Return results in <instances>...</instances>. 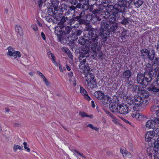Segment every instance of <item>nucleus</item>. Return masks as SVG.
<instances>
[{
  "label": "nucleus",
  "mask_w": 159,
  "mask_h": 159,
  "mask_svg": "<svg viewBox=\"0 0 159 159\" xmlns=\"http://www.w3.org/2000/svg\"><path fill=\"white\" fill-rule=\"evenodd\" d=\"M86 30L88 32L84 34V36L86 38V40L89 41L91 44V49L94 52L97 53V51H99L103 45L102 41L99 37L98 30L92 28L90 25L86 27Z\"/></svg>",
  "instance_id": "obj_1"
},
{
  "label": "nucleus",
  "mask_w": 159,
  "mask_h": 159,
  "mask_svg": "<svg viewBox=\"0 0 159 159\" xmlns=\"http://www.w3.org/2000/svg\"><path fill=\"white\" fill-rule=\"evenodd\" d=\"M126 2L125 0H118V3L114 5H109L108 7V10L110 12H112L109 20L116 22V20L120 18V13L124 14V15L126 13L128 10V7L125 4Z\"/></svg>",
  "instance_id": "obj_2"
},
{
  "label": "nucleus",
  "mask_w": 159,
  "mask_h": 159,
  "mask_svg": "<svg viewBox=\"0 0 159 159\" xmlns=\"http://www.w3.org/2000/svg\"><path fill=\"white\" fill-rule=\"evenodd\" d=\"M112 21L111 20H103L101 22V28L98 31L99 37H101L102 40L106 41L107 38L109 37L110 33L108 30L109 29L111 24H112Z\"/></svg>",
  "instance_id": "obj_3"
},
{
  "label": "nucleus",
  "mask_w": 159,
  "mask_h": 159,
  "mask_svg": "<svg viewBox=\"0 0 159 159\" xmlns=\"http://www.w3.org/2000/svg\"><path fill=\"white\" fill-rule=\"evenodd\" d=\"M152 73H149L144 72V74L139 73L137 76V81L139 84L142 85L143 88H145L149 85L152 80V78L154 77V74Z\"/></svg>",
  "instance_id": "obj_4"
},
{
  "label": "nucleus",
  "mask_w": 159,
  "mask_h": 159,
  "mask_svg": "<svg viewBox=\"0 0 159 159\" xmlns=\"http://www.w3.org/2000/svg\"><path fill=\"white\" fill-rule=\"evenodd\" d=\"M72 30V28L70 26L65 25L62 27H59L57 29L55 27V32L57 36L59 41H61L65 35L68 34Z\"/></svg>",
  "instance_id": "obj_5"
},
{
  "label": "nucleus",
  "mask_w": 159,
  "mask_h": 159,
  "mask_svg": "<svg viewBox=\"0 0 159 159\" xmlns=\"http://www.w3.org/2000/svg\"><path fill=\"white\" fill-rule=\"evenodd\" d=\"M90 51L89 47L86 46V45H84L80 51V56L82 57V58H87L89 57Z\"/></svg>",
  "instance_id": "obj_6"
},
{
  "label": "nucleus",
  "mask_w": 159,
  "mask_h": 159,
  "mask_svg": "<svg viewBox=\"0 0 159 159\" xmlns=\"http://www.w3.org/2000/svg\"><path fill=\"white\" fill-rule=\"evenodd\" d=\"M76 7L84 10H88L89 9V0H80L79 2L77 4Z\"/></svg>",
  "instance_id": "obj_7"
},
{
  "label": "nucleus",
  "mask_w": 159,
  "mask_h": 159,
  "mask_svg": "<svg viewBox=\"0 0 159 159\" xmlns=\"http://www.w3.org/2000/svg\"><path fill=\"white\" fill-rule=\"evenodd\" d=\"M120 105L118 102L116 101L111 102L109 104L110 110L113 113H117Z\"/></svg>",
  "instance_id": "obj_8"
},
{
  "label": "nucleus",
  "mask_w": 159,
  "mask_h": 159,
  "mask_svg": "<svg viewBox=\"0 0 159 159\" xmlns=\"http://www.w3.org/2000/svg\"><path fill=\"white\" fill-rule=\"evenodd\" d=\"M119 110L117 113L125 115L129 112V111H131L130 109L128 107L127 104H120V107H119Z\"/></svg>",
  "instance_id": "obj_9"
},
{
  "label": "nucleus",
  "mask_w": 159,
  "mask_h": 159,
  "mask_svg": "<svg viewBox=\"0 0 159 159\" xmlns=\"http://www.w3.org/2000/svg\"><path fill=\"white\" fill-rule=\"evenodd\" d=\"M133 103L135 107L134 110H136L138 107L142 105L144 102L143 98L139 95L135 96L134 97Z\"/></svg>",
  "instance_id": "obj_10"
},
{
  "label": "nucleus",
  "mask_w": 159,
  "mask_h": 159,
  "mask_svg": "<svg viewBox=\"0 0 159 159\" xmlns=\"http://www.w3.org/2000/svg\"><path fill=\"white\" fill-rule=\"evenodd\" d=\"M112 24H111L108 31L109 32L110 34V33H113V34H116L119 29V26L117 23L112 21Z\"/></svg>",
  "instance_id": "obj_11"
},
{
  "label": "nucleus",
  "mask_w": 159,
  "mask_h": 159,
  "mask_svg": "<svg viewBox=\"0 0 159 159\" xmlns=\"http://www.w3.org/2000/svg\"><path fill=\"white\" fill-rule=\"evenodd\" d=\"M147 90L152 93L155 94L159 92V86L156 83H154L147 88Z\"/></svg>",
  "instance_id": "obj_12"
},
{
  "label": "nucleus",
  "mask_w": 159,
  "mask_h": 159,
  "mask_svg": "<svg viewBox=\"0 0 159 159\" xmlns=\"http://www.w3.org/2000/svg\"><path fill=\"white\" fill-rule=\"evenodd\" d=\"M75 40L74 39V38L67 37L63 38L62 40L59 41L62 43L67 44L70 46H72L74 44V41Z\"/></svg>",
  "instance_id": "obj_13"
},
{
  "label": "nucleus",
  "mask_w": 159,
  "mask_h": 159,
  "mask_svg": "<svg viewBox=\"0 0 159 159\" xmlns=\"http://www.w3.org/2000/svg\"><path fill=\"white\" fill-rule=\"evenodd\" d=\"M153 66H151V64L149 63L146 64L145 66V69H146V71H147L148 72H145V73H147V74L152 72V74H154V76L155 77L157 75V73L156 70H154L155 68H154Z\"/></svg>",
  "instance_id": "obj_14"
},
{
  "label": "nucleus",
  "mask_w": 159,
  "mask_h": 159,
  "mask_svg": "<svg viewBox=\"0 0 159 159\" xmlns=\"http://www.w3.org/2000/svg\"><path fill=\"white\" fill-rule=\"evenodd\" d=\"M153 147H150L148 148L147 150V155L149 156L150 157H152L153 156L154 157V159H156L155 156L158 153L156 150H155Z\"/></svg>",
  "instance_id": "obj_15"
},
{
  "label": "nucleus",
  "mask_w": 159,
  "mask_h": 159,
  "mask_svg": "<svg viewBox=\"0 0 159 159\" xmlns=\"http://www.w3.org/2000/svg\"><path fill=\"white\" fill-rule=\"evenodd\" d=\"M121 75L122 78L123 79L129 81L132 76V72L129 70H126L121 74Z\"/></svg>",
  "instance_id": "obj_16"
},
{
  "label": "nucleus",
  "mask_w": 159,
  "mask_h": 159,
  "mask_svg": "<svg viewBox=\"0 0 159 159\" xmlns=\"http://www.w3.org/2000/svg\"><path fill=\"white\" fill-rule=\"evenodd\" d=\"M155 136L153 131L148 132L145 136V139L146 141L153 142V138Z\"/></svg>",
  "instance_id": "obj_17"
},
{
  "label": "nucleus",
  "mask_w": 159,
  "mask_h": 159,
  "mask_svg": "<svg viewBox=\"0 0 159 159\" xmlns=\"http://www.w3.org/2000/svg\"><path fill=\"white\" fill-rule=\"evenodd\" d=\"M83 32V30H81L75 29L74 31H72V37L74 38V39L77 40L78 39V36L81 35Z\"/></svg>",
  "instance_id": "obj_18"
},
{
  "label": "nucleus",
  "mask_w": 159,
  "mask_h": 159,
  "mask_svg": "<svg viewBox=\"0 0 159 159\" xmlns=\"http://www.w3.org/2000/svg\"><path fill=\"white\" fill-rule=\"evenodd\" d=\"M94 5H92L90 7V10L91 11L92 13L94 15H100V16L101 12H102V10L103 9L100 8V7H98V8L94 9Z\"/></svg>",
  "instance_id": "obj_19"
},
{
  "label": "nucleus",
  "mask_w": 159,
  "mask_h": 159,
  "mask_svg": "<svg viewBox=\"0 0 159 159\" xmlns=\"http://www.w3.org/2000/svg\"><path fill=\"white\" fill-rule=\"evenodd\" d=\"M152 65L154 66H156L154 70H156L157 73L159 71V57H156L152 62Z\"/></svg>",
  "instance_id": "obj_20"
},
{
  "label": "nucleus",
  "mask_w": 159,
  "mask_h": 159,
  "mask_svg": "<svg viewBox=\"0 0 159 159\" xmlns=\"http://www.w3.org/2000/svg\"><path fill=\"white\" fill-rule=\"evenodd\" d=\"M155 51L153 48H150L147 55L148 58L150 61H153L155 55Z\"/></svg>",
  "instance_id": "obj_21"
},
{
  "label": "nucleus",
  "mask_w": 159,
  "mask_h": 159,
  "mask_svg": "<svg viewBox=\"0 0 159 159\" xmlns=\"http://www.w3.org/2000/svg\"><path fill=\"white\" fill-rule=\"evenodd\" d=\"M108 11L109 10H108V9L102 10L100 16L102 18L105 19L106 20L109 18L110 16V13Z\"/></svg>",
  "instance_id": "obj_22"
},
{
  "label": "nucleus",
  "mask_w": 159,
  "mask_h": 159,
  "mask_svg": "<svg viewBox=\"0 0 159 159\" xmlns=\"http://www.w3.org/2000/svg\"><path fill=\"white\" fill-rule=\"evenodd\" d=\"M7 54L10 57H14L15 58H16L17 57H20L21 56L20 53L19 51L16 52L14 50L13 51H8Z\"/></svg>",
  "instance_id": "obj_23"
},
{
  "label": "nucleus",
  "mask_w": 159,
  "mask_h": 159,
  "mask_svg": "<svg viewBox=\"0 0 159 159\" xmlns=\"http://www.w3.org/2000/svg\"><path fill=\"white\" fill-rule=\"evenodd\" d=\"M133 101V100L130 97L127 98L126 99V102L127 104L128 105V107L130 109V110H131V109H133L134 110L135 107L134 105Z\"/></svg>",
  "instance_id": "obj_24"
},
{
  "label": "nucleus",
  "mask_w": 159,
  "mask_h": 159,
  "mask_svg": "<svg viewBox=\"0 0 159 159\" xmlns=\"http://www.w3.org/2000/svg\"><path fill=\"white\" fill-rule=\"evenodd\" d=\"M94 95L98 99L101 100L102 99H103L105 95L104 93L99 90L95 92L94 93Z\"/></svg>",
  "instance_id": "obj_25"
},
{
  "label": "nucleus",
  "mask_w": 159,
  "mask_h": 159,
  "mask_svg": "<svg viewBox=\"0 0 159 159\" xmlns=\"http://www.w3.org/2000/svg\"><path fill=\"white\" fill-rule=\"evenodd\" d=\"M67 6L65 4H61L60 6L59 7H57V8L55 9V11H59L60 12H61L62 13V12L64 11L65 10L66 11L67 9Z\"/></svg>",
  "instance_id": "obj_26"
},
{
  "label": "nucleus",
  "mask_w": 159,
  "mask_h": 159,
  "mask_svg": "<svg viewBox=\"0 0 159 159\" xmlns=\"http://www.w3.org/2000/svg\"><path fill=\"white\" fill-rule=\"evenodd\" d=\"M76 6L75 7L73 5L70 6L69 7L67 11L65 13V15H68L70 14H73V16H75L74 14L75 12V11L77 8Z\"/></svg>",
  "instance_id": "obj_27"
},
{
  "label": "nucleus",
  "mask_w": 159,
  "mask_h": 159,
  "mask_svg": "<svg viewBox=\"0 0 159 159\" xmlns=\"http://www.w3.org/2000/svg\"><path fill=\"white\" fill-rule=\"evenodd\" d=\"M87 83L88 86L90 89H92L97 87L96 80L95 79L92 81H89Z\"/></svg>",
  "instance_id": "obj_28"
},
{
  "label": "nucleus",
  "mask_w": 159,
  "mask_h": 159,
  "mask_svg": "<svg viewBox=\"0 0 159 159\" xmlns=\"http://www.w3.org/2000/svg\"><path fill=\"white\" fill-rule=\"evenodd\" d=\"M68 20V17H65L64 16H63L61 18V19L60 20V21L58 23V25H59V27H62L63 26H65L66 25V24H65V23L66 22V21H67Z\"/></svg>",
  "instance_id": "obj_29"
},
{
  "label": "nucleus",
  "mask_w": 159,
  "mask_h": 159,
  "mask_svg": "<svg viewBox=\"0 0 159 159\" xmlns=\"http://www.w3.org/2000/svg\"><path fill=\"white\" fill-rule=\"evenodd\" d=\"M84 77L86 79V81L87 82L89 81L92 80L94 79V75L92 73H89L85 74Z\"/></svg>",
  "instance_id": "obj_30"
},
{
  "label": "nucleus",
  "mask_w": 159,
  "mask_h": 159,
  "mask_svg": "<svg viewBox=\"0 0 159 159\" xmlns=\"http://www.w3.org/2000/svg\"><path fill=\"white\" fill-rule=\"evenodd\" d=\"M52 16L55 19V21L57 23V21L60 20L62 16V13L60 12L59 11H56Z\"/></svg>",
  "instance_id": "obj_31"
},
{
  "label": "nucleus",
  "mask_w": 159,
  "mask_h": 159,
  "mask_svg": "<svg viewBox=\"0 0 159 159\" xmlns=\"http://www.w3.org/2000/svg\"><path fill=\"white\" fill-rule=\"evenodd\" d=\"M86 58H82L80 56L79 61L80 62V64L79 65V68L80 69H81L83 68L84 66H85V64L86 61Z\"/></svg>",
  "instance_id": "obj_32"
},
{
  "label": "nucleus",
  "mask_w": 159,
  "mask_h": 159,
  "mask_svg": "<svg viewBox=\"0 0 159 159\" xmlns=\"http://www.w3.org/2000/svg\"><path fill=\"white\" fill-rule=\"evenodd\" d=\"M146 126L148 129L154 128L155 125L153 120H148L146 123Z\"/></svg>",
  "instance_id": "obj_33"
},
{
  "label": "nucleus",
  "mask_w": 159,
  "mask_h": 159,
  "mask_svg": "<svg viewBox=\"0 0 159 159\" xmlns=\"http://www.w3.org/2000/svg\"><path fill=\"white\" fill-rule=\"evenodd\" d=\"M123 14L122 13L121 19V21L120 23L122 25H126L127 24L129 23V17H125L123 15Z\"/></svg>",
  "instance_id": "obj_34"
},
{
  "label": "nucleus",
  "mask_w": 159,
  "mask_h": 159,
  "mask_svg": "<svg viewBox=\"0 0 159 159\" xmlns=\"http://www.w3.org/2000/svg\"><path fill=\"white\" fill-rule=\"evenodd\" d=\"M103 99H102V102L104 105H106L110 103L111 101V98L107 95H105Z\"/></svg>",
  "instance_id": "obj_35"
},
{
  "label": "nucleus",
  "mask_w": 159,
  "mask_h": 159,
  "mask_svg": "<svg viewBox=\"0 0 159 159\" xmlns=\"http://www.w3.org/2000/svg\"><path fill=\"white\" fill-rule=\"evenodd\" d=\"M153 142H151L152 143V144L153 147L154 148L158 149L159 148V137L158 138L157 140L155 139L152 140ZM152 144V143H151Z\"/></svg>",
  "instance_id": "obj_36"
},
{
  "label": "nucleus",
  "mask_w": 159,
  "mask_h": 159,
  "mask_svg": "<svg viewBox=\"0 0 159 159\" xmlns=\"http://www.w3.org/2000/svg\"><path fill=\"white\" fill-rule=\"evenodd\" d=\"M143 2L142 0H135L133 1L134 4L137 8L139 7L143 4Z\"/></svg>",
  "instance_id": "obj_37"
},
{
  "label": "nucleus",
  "mask_w": 159,
  "mask_h": 159,
  "mask_svg": "<svg viewBox=\"0 0 159 159\" xmlns=\"http://www.w3.org/2000/svg\"><path fill=\"white\" fill-rule=\"evenodd\" d=\"M109 2L108 1H103L101 5L100 6V8L103 9H108L109 5Z\"/></svg>",
  "instance_id": "obj_38"
},
{
  "label": "nucleus",
  "mask_w": 159,
  "mask_h": 159,
  "mask_svg": "<svg viewBox=\"0 0 159 159\" xmlns=\"http://www.w3.org/2000/svg\"><path fill=\"white\" fill-rule=\"evenodd\" d=\"M15 31L20 36H23V32L20 27L18 25H16L15 27Z\"/></svg>",
  "instance_id": "obj_39"
},
{
  "label": "nucleus",
  "mask_w": 159,
  "mask_h": 159,
  "mask_svg": "<svg viewBox=\"0 0 159 159\" xmlns=\"http://www.w3.org/2000/svg\"><path fill=\"white\" fill-rule=\"evenodd\" d=\"M81 69L83 70L84 74L86 73H89L90 71V68L89 66V65L88 64L84 66Z\"/></svg>",
  "instance_id": "obj_40"
},
{
  "label": "nucleus",
  "mask_w": 159,
  "mask_h": 159,
  "mask_svg": "<svg viewBox=\"0 0 159 159\" xmlns=\"http://www.w3.org/2000/svg\"><path fill=\"white\" fill-rule=\"evenodd\" d=\"M79 115H80L82 117H88L91 118H93V116L92 114L88 115L84 111H80Z\"/></svg>",
  "instance_id": "obj_41"
},
{
  "label": "nucleus",
  "mask_w": 159,
  "mask_h": 159,
  "mask_svg": "<svg viewBox=\"0 0 159 159\" xmlns=\"http://www.w3.org/2000/svg\"><path fill=\"white\" fill-rule=\"evenodd\" d=\"M148 52L149 50L146 48L142 49L141 51V57L143 58H145L146 55L147 56Z\"/></svg>",
  "instance_id": "obj_42"
},
{
  "label": "nucleus",
  "mask_w": 159,
  "mask_h": 159,
  "mask_svg": "<svg viewBox=\"0 0 159 159\" xmlns=\"http://www.w3.org/2000/svg\"><path fill=\"white\" fill-rule=\"evenodd\" d=\"M86 41H88V43L90 44L89 42V41L86 40V38L85 39L83 37H81L78 40V43L81 45H84L86 43Z\"/></svg>",
  "instance_id": "obj_43"
},
{
  "label": "nucleus",
  "mask_w": 159,
  "mask_h": 159,
  "mask_svg": "<svg viewBox=\"0 0 159 159\" xmlns=\"http://www.w3.org/2000/svg\"><path fill=\"white\" fill-rule=\"evenodd\" d=\"M45 19L49 23L52 22L53 24H56L57 22L55 20H52L49 16H46L45 17Z\"/></svg>",
  "instance_id": "obj_44"
},
{
  "label": "nucleus",
  "mask_w": 159,
  "mask_h": 159,
  "mask_svg": "<svg viewBox=\"0 0 159 159\" xmlns=\"http://www.w3.org/2000/svg\"><path fill=\"white\" fill-rule=\"evenodd\" d=\"M93 15L92 14H89L86 15L85 16V19L87 21H92V18L93 17Z\"/></svg>",
  "instance_id": "obj_45"
},
{
  "label": "nucleus",
  "mask_w": 159,
  "mask_h": 159,
  "mask_svg": "<svg viewBox=\"0 0 159 159\" xmlns=\"http://www.w3.org/2000/svg\"><path fill=\"white\" fill-rule=\"evenodd\" d=\"M146 118V116H143L141 114L139 113L137 114V117L136 119L139 120H142Z\"/></svg>",
  "instance_id": "obj_46"
},
{
  "label": "nucleus",
  "mask_w": 159,
  "mask_h": 159,
  "mask_svg": "<svg viewBox=\"0 0 159 159\" xmlns=\"http://www.w3.org/2000/svg\"><path fill=\"white\" fill-rule=\"evenodd\" d=\"M92 18V22L94 24L95 22L96 23H98V22L102 20V19L98 16H94V15H93V17Z\"/></svg>",
  "instance_id": "obj_47"
},
{
  "label": "nucleus",
  "mask_w": 159,
  "mask_h": 159,
  "mask_svg": "<svg viewBox=\"0 0 159 159\" xmlns=\"http://www.w3.org/2000/svg\"><path fill=\"white\" fill-rule=\"evenodd\" d=\"M75 21L73 16L72 18H69V19H68L67 23L68 25H71L72 24L75 23Z\"/></svg>",
  "instance_id": "obj_48"
},
{
  "label": "nucleus",
  "mask_w": 159,
  "mask_h": 159,
  "mask_svg": "<svg viewBox=\"0 0 159 159\" xmlns=\"http://www.w3.org/2000/svg\"><path fill=\"white\" fill-rule=\"evenodd\" d=\"M60 2L58 0H54L53 1L52 4L53 6L54 7V10L55 8H57V7H59L58 6L59 5Z\"/></svg>",
  "instance_id": "obj_49"
},
{
  "label": "nucleus",
  "mask_w": 159,
  "mask_h": 159,
  "mask_svg": "<svg viewBox=\"0 0 159 159\" xmlns=\"http://www.w3.org/2000/svg\"><path fill=\"white\" fill-rule=\"evenodd\" d=\"M102 0H95V3L93 5H96L98 7H100V6L101 5L102 2Z\"/></svg>",
  "instance_id": "obj_50"
},
{
  "label": "nucleus",
  "mask_w": 159,
  "mask_h": 159,
  "mask_svg": "<svg viewBox=\"0 0 159 159\" xmlns=\"http://www.w3.org/2000/svg\"><path fill=\"white\" fill-rule=\"evenodd\" d=\"M48 12L49 15L52 16L54 14V13L56 12V11H55V10H54V9L53 11V9L49 8L48 9Z\"/></svg>",
  "instance_id": "obj_51"
},
{
  "label": "nucleus",
  "mask_w": 159,
  "mask_h": 159,
  "mask_svg": "<svg viewBox=\"0 0 159 159\" xmlns=\"http://www.w3.org/2000/svg\"><path fill=\"white\" fill-rule=\"evenodd\" d=\"M87 127H89L91 128L92 129L95 130L97 131H98L99 130V128L96 127H94L93 126L92 124H89L87 126Z\"/></svg>",
  "instance_id": "obj_52"
},
{
  "label": "nucleus",
  "mask_w": 159,
  "mask_h": 159,
  "mask_svg": "<svg viewBox=\"0 0 159 159\" xmlns=\"http://www.w3.org/2000/svg\"><path fill=\"white\" fill-rule=\"evenodd\" d=\"M159 106L158 105H153L151 108V110L152 111H154L158 110L159 108Z\"/></svg>",
  "instance_id": "obj_53"
},
{
  "label": "nucleus",
  "mask_w": 159,
  "mask_h": 159,
  "mask_svg": "<svg viewBox=\"0 0 159 159\" xmlns=\"http://www.w3.org/2000/svg\"><path fill=\"white\" fill-rule=\"evenodd\" d=\"M159 117H156L154 119L153 121L155 125H157V126H159Z\"/></svg>",
  "instance_id": "obj_54"
},
{
  "label": "nucleus",
  "mask_w": 159,
  "mask_h": 159,
  "mask_svg": "<svg viewBox=\"0 0 159 159\" xmlns=\"http://www.w3.org/2000/svg\"><path fill=\"white\" fill-rule=\"evenodd\" d=\"M70 150L72 151V152H75L77 153V154L78 155H80L81 156L83 157L85 159H86V157L84 156L83 155V153H80L79 152V151H77V150H75V149H71Z\"/></svg>",
  "instance_id": "obj_55"
},
{
  "label": "nucleus",
  "mask_w": 159,
  "mask_h": 159,
  "mask_svg": "<svg viewBox=\"0 0 159 159\" xmlns=\"http://www.w3.org/2000/svg\"><path fill=\"white\" fill-rule=\"evenodd\" d=\"M153 131L155 135L159 136V128H155Z\"/></svg>",
  "instance_id": "obj_56"
},
{
  "label": "nucleus",
  "mask_w": 159,
  "mask_h": 159,
  "mask_svg": "<svg viewBox=\"0 0 159 159\" xmlns=\"http://www.w3.org/2000/svg\"><path fill=\"white\" fill-rule=\"evenodd\" d=\"M43 2V0H37V2L38 4L39 8H41Z\"/></svg>",
  "instance_id": "obj_57"
},
{
  "label": "nucleus",
  "mask_w": 159,
  "mask_h": 159,
  "mask_svg": "<svg viewBox=\"0 0 159 159\" xmlns=\"http://www.w3.org/2000/svg\"><path fill=\"white\" fill-rule=\"evenodd\" d=\"M80 93L83 95H84V94L87 93L86 90L82 87H80Z\"/></svg>",
  "instance_id": "obj_58"
},
{
  "label": "nucleus",
  "mask_w": 159,
  "mask_h": 159,
  "mask_svg": "<svg viewBox=\"0 0 159 159\" xmlns=\"http://www.w3.org/2000/svg\"><path fill=\"white\" fill-rule=\"evenodd\" d=\"M123 150H124V153L123 154H125L126 155H128V156H130V157H131L132 155H131V153L128 152L126 149L125 148H123Z\"/></svg>",
  "instance_id": "obj_59"
},
{
  "label": "nucleus",
  "mask_w": 159,
  "mask_h": 159,
  "mask_svg": "<svg viewBox=\"0 0 159 159\" xmlns=\"http://www.w3.org/2000/svg\"><path fill=\"white\" fill-rule=\"evenodd\" d=\"M78 1L80 0H70V2L73 5H76L78 3Z\"/></svg>",
  "instance_id": "obj_60"
},
{
  "label": "nucleus",
  "mask_w": 159,
  "mask_h": 159,
  "mask_svg": "<svg viewBox=\"0 0 159 159\" xmlns=\"http://www.w3.org/2000/svg\"><path fill=\"white\" fill-rule=\"evenodd\" d=\"M23 145L24 146V148L26 150V151L28 152H30V148L27 147V143L26 142H24L23 143Z\"/></svg>",
  "instance_id": "obj_61"
},
{
  "label": "nucleus",
  "mask_w": 159,
  "mask_h": 159,
  "mask_svg": "<svg viewBox=\"0 0 159 159\" xmlns=\"http://www.w3.org/2000/svg\"><path fill=\"white\" fill-rule=\"evenodd\" d=\"M61 50L63 52L66 53H67L68 52H69V50L66 47H63L62 48Z\"/></svg>",
  "instance_id": "obj_62"
},
{
  "label": "nucleus",
  "mask_w": 159,
  "mask_h": 159,
  "mask_svg": "<svg viewBox=\"0 0 159 159\" xmlns=\"http://www.w3.org/2000/svg\"><path fill=\"white\" fill-rule=\"evenodd\" d=\"M140 92L142 94H147V93H149V92H148V91L144 89H141Z\"/></svg>",
  "instance_id": "obj_63"
},
{
  "label": "nucleus",
  "mask_w": 159,
  "mask_h": 159,
  "mask_svg": "<svg viewBox=\"0 0 159 159\" xmlns=\"http://www.w3.org/2000/svg\"><path fill=\"white\" fill-rule=\"evenodd\" d=\"M157 75L156 83L159 86V71L157 72Z\"/></svg>",
  "instance_id": "obj_64"
}]
</instances>
